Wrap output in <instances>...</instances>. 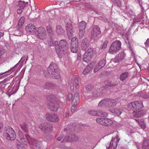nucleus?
<instances>
[{
    "label": "nucleus",
    "mask_w": 149,
    "mask_h": 149,
    "mask_svg": "<svg viewBox=\"0 0 149 149\" xmlns=\"http://www.w3.org/2000/svg\"><path fill=\"white\" fill-rule=\"evenodd\" d=\"M41 131L42 138L47 139L49 135V132L52 129V125L50 123H42L38 125Z\"/></svg>",
    "instance_id": "f257e3e1"
},
{
    "label": "nucleus",
    "mask_w": 149,
    "mask_h": 149,
    "mask_svg": "<svg viewBox=\"0 0 149 149\" xmlns=\"http://www.w3.org/2000/svg\"><path fill=\"white\" fill-rule=\"evenodd\" d=\"M55 47L56 53L58 55L61 52L65 53L68 49V45L65 40H61L59 41V45L58 42L55 41L54 42Z\"/></svg>",
    "instance_id": "f03ea898"
},
{
    "label": "nucleus",
    "mask_w": 149,
    "mask_h": 149,
    "mask_svg": "<svg viewBox=\"0 0 149 149\" xmlns=\"http://www.w3.org/2000/svg\"><path fill=\"white\" fill-rule=\"evenodd\" d=\"M3 135L6 139L12 141L15 139L16 136V133L14 130L10 127L4 128Z\"/></svg>",
    "instance_id": "7ed1b4c3"
},
{
    "label": "nucleus",
    "mask_w": 149,
    "mask_h": 149,
    "mask_svg": "<svg viewBox=\"0 0 149 149\" xmlns=\"http://www.w3.org/2000/svg\"><path fill=\"white\" fill-rule=\"evenodd\" d=\"M58 68L56 64L54 63H51L48 68L47 71L49 75L53 78L57 79L60 77L58 73Z\"/></svg>",
    "instance_id": "20e7f679"
},
{
    "label": "nucleus",
    "mask_w": 149,
    "mask_h": 149,
    "mask_svg": "<svg viewBox=\"0 0 149 149\" xmlns=\"http://www.w3.org/2000/svg\"><path fill=\"white\" fill-rule=\"evenodd\" d=\"M116 105V101L112 99H106L101 100L98 104L100 107H105L107 108L113 107Z\"/></svg>",
    "instance_id": "39448f33"
},
{
    "label": "nucleus",
    "mask_w": 149,
    "mask_h": 149,
    "mask_svg": "<svg viewBox=\"0 0 149 149\" xmlns=\"http://www.w3.org/2000/svg\"><path fill=\"white\" fill-rule=\"evenodd\" d=\"M121 48V43L120 41L117 40L113 42L110 47L109 52L112 54L116 53Z\"/></svg>",
    "instance_id": "423d86ee"
},
{
    "label": "nucleus",
    "mask_w": 149,
    "mask_h": 149,
    "mask_svg": "<svg viewBox=\"0 0 149 149\" xmlns=\"http://www.w3.org/2000/svg\"><path fill=\"white\" fill-rule=\"evenodd\" d=\"M128 107L132 110H137L143 108L144 106L143 102L140 101H138L130 103Z\"/></svg>",
    "instance_id": "0eeeda50"
},
{
    "label": "nucleus",
    "mask_w": 149,
    "mask_h": 149,
    "mask_svg": "<svg viewBox=\"0 0 149 149\" xmlns=\"http://www.w3.org/2000/svg\"><path fill=\"white\" fill-rule=\"evenodd\" d=\"M96 121L98 123L105 126H109L113 123V121L110 119L103 118H98L96 119Z\"/></svg>",
    "instance_id": "6e6552de"
},
{
    "label": "nucleus",
    "mask_w": 149,
    "mask_h": 149,
    "mask_svg": "<svg viewBox=\"0 0 149 149\" xmlns=\"http://www.w3.org/2000/svg\"><path fill=\"white\" fill-rule=\"evenodd\" d=\"M71 51L74 53H76L78 49L79 43L78 41L77 40L76 38H72L71 39Z\"/></svg>",
    "instance_id": "1a4fd4ad"
},
{
    "label": "nucleus",
    "mask_w": 149,
    "mask_h": 149,
    "mask_svg": "<svg viewBox=\"0 0 149 149\" xmlns=\"http://www.w3.org/2000/svg\"><path fill=\"white\" fill-rule=\"evenodd\" d=\"M88 113L92 116L106 117L108 115V113L105 112L101 111H96L91 110L88 111Z\"/></svg>",
    "instance_id": "9d476101"
},
{
    "label": "nucleus",
    "mask_w": 149,
    "mask_h": 149,
    "mask_svg": "<svg viewBox=\"0 0 149 149\" xmlns=\"http://www.w3.org/2000/svg\"><path fill=\"white\" fill-rule=\"evenodd\" d=\"M101 33L100 29L97 25L93 26L91 32V38L95 39Z\"/></svg>",
    "instance_id": "9b49d317"
},
{
    "label": "nucleus",
    "mask_w": 149,
    "mask_h": 149,
    "mask_svg": "<svg viewBox=\"0 0 149 149\" xmlns=\"http://www.w3.org/2000/svg\"><path fill=\"white\" fill-rule=\"evenodd\" d=\"M45 30L42 27H39L36 31L37 37L40 39L44 40L46 38Z\"/></svg>",
    "instance_id": "f8f14e48"
},
{
    "label": "nucleus",
    "mask_w": 149,
    "mask_h": 149,
    "mask_svg": "<svg viewBox=\"0 0 149 149\" xmlns=\"http://www.w3.org/2000/svg\"><path fill=\"white\" fill-rule=\"evenodd\" d=\"M45 117L48 121L52 122H57L59 120L58 115L54 113H48L46 115Z\"/></svg>",
    "instance_id": "ddd939ff"
},
{
    "label": "nucleus",
    "mask_w": 149,
    "mask_h": 149,
    "mask_svg": "<svg viewBox=\"0 0 149 149\" xmlns=\"http://www.w3.org/2000/svg\"><path fill=\"white\" fill-rule=\"evenodd\" d=\"M78 140L77 136L74 134H69L67 135L61 141V142L65 141H76Z\"/></svg>",
    "instance_id": "4468645a"
},
{
    "label": "nucleus",
    "mask_w": 149,
    "mask_h": 149,
    "mask_svg": "<svg viewBox=\"0 0 149 149\" xmlns=\"http://www.w3.org/2000/svg\"><path fill=\"white\" fill-rule=\"evenodd\" d=\"M86 24L84 21H81L79 23V38H81L85 31Z\"/></svg>",
    "instance_id": "2eb2a0df"
},
{
    "label": "nucleus",
    "mask_w": 149,
    "mask_h": 149,
    "mask_svg": "<svg viewBox=\"0 0 149 149\" xmlns=\"http://www.w3.org/2000/svg\"><path fill=\"white\" fill-rule=\"evenodd\" d=\"M28 4V2L25 3L24 1H19L17 5V13L18 14H20L23 11L24 7Z\"/></svg>",
    "instance_id": "dca6fc26"
},
{
    "label": "nucleus",
    "mask_w": 149,
    "mask_h": 149,
    "mask_svg": "<svg viewBox=\"0 0 149 149\" xmlns=\"http://www.w3.org/2000/svg\"><path fill=\"white\" fill-rule=\"evenodd\" d=\"M48 108L52 111H56L59 108L58 104L53 100H50V101L48 103Z\"/></svg>",
    "instance_id": "f3484780"
},
{
    "label": "nucleus",
    "mask_w": 149,
    "mask_h": 149,
    "mask_svg": "<svg viewBox=\"0 0 149 149\" xmlns=\"http://www.w3.org/2000/svg\"><path fill=\"white\" fill-rule=\"evenodd\" d=\"M66 29L68 36L70 40L73 36V31L72 24L70 22H68L66 25Z\"/></svg>",
    "instance_id": "a211bd4d"
},
{
    "label": "nucleus",
    "mask_w": 149,
    "mask_h": 149,
    "mask_svg": "<svg viewBox=\"0 0 149 149\" xmlns=\"http://www.w3.org/2000/svg\"><path fill=\"white\" fill-rule=\"evenodd\" d=\"M78 77L77 76H75L74 78L72 80L70 84V87L71 90H73L74 88V86L77 89L79 88Z\"/></svg>",
    "instance_id": "6ab92c4d"
},
{
    "label": "nucleus",
    "mask_w": 149,
    "mask_h": 149,
    "mask_svg": "<svg viewBox=\"0 0 149 149\" xmlns=\"http://www.w3.org/2000/svg\"><path fill=\"white\" fill-rule=\"evenodd\" d=\"M120 139L118 138L117 135L113 139L110 143L108 149H111L113 148V149H116L117 147V144Z\"/></svg>",
    "instance_id": "aec40b11"
},
{
    "label": "nucleus",
    "mask_w": 149,
    "mask_h": 149,
    "mask_svg": "<svg viewBox=\"0 0 149 149\" xmlns=\"http://www.w3.org/2000/svg\"><path fill=\"white\" fill-rule=\"evenodd\" d=\"M126 54L124 52L119 53L117 56H116L113 59H111V61L117 63L123 60L125 57Z\"/></svg>",
    "instance_id": "412c9836"
},
{
    "label": "nucleus",
    "mask_w": 149,
    "mask_h": 149,
    "mask_svg": "<svg viewBox=\"0 0 149 149\" xmlns=\"http://www.w3.org/2000/svg\"><path fill=\"white\" fill-rule=\"evenodd\" d=\"M36 29L35 26L32 24H28L25 28L26 31L30 33L34 32L36 30Z\"/></svg>",
    "instance_id": "4be33fe9"
},
{
    "label": "nucleus",
    "mask_w": 149,
    "mask_h": 149,
    "mask_svg": "<svg viewBox=\"0 0 149 149\" xmlns=\"http://www.w3.org/2000/svg\"><path fill=\"white\" fill-rule=\"evenodd\" d=\"M133 115L136 118H139L146 114V111L141 110L140 111H134Z\"/></svg>",
    "instance_id": "5701e85b"
},
{
    "label": "nucleus",
    "mask_w": 149,
    "mask_h": 149,
    "mask_svg": "<svg viewBox=\"0 0 149 149\" xmlns=\"http://www.w3.org/2000/svg\"><path fill=\"white\" fill-rule=\"evenodd\" d=\"M93 68V65L91 63H90L88 65L84 70L83 74L86 75L88 73L92 70Z\"/></svg>",
    "instance_id": "b1692460"
},
{
    "label": "nucleus",
    "mask_w": 149,
    "mask_h": 149,
    "mask_svg": "<svg viewBox=\"0 0 149 149\" xmlns=\"http://www.w3.org/2000/svg\"><path fill=\"white\" fill-rule=\"evenodd\" d=\"M129 74L128 72H125L121 73L120 76V79L121 81H123L127 78Z\"/></svg>",
    "instance_id": "393cba45"
},
{
    "label": "nucleus",
    "mask_w": 149,
    "mask_h": 149,
    "mask_svg": "<svg viewBox=\"0 0 149 149\" xmlns=\"http://www.w3.org/2000/svg\"><path fill=\"white\" fill-rule=\"evenodd\" d=\"M142 149H149V140L146 139L143 140L142 144Z\"/></svg>",
    "instance_id": "a878e982"
},
{
    "label": "nucleus",
    "mask_w": 149,
    "mask_h": 149,
    "mask_svg": "<svg viewBox=\"0 0 149 149\" xmlns=\"http://www.w3.org/2000/svg\"><path fill=\"white\" fill-rule=\"evenodd\" d=\"M20 126L22 129L26 133H28L29 126L28 124L23 122L20 124Z\"/></svg>",
    "instance_id": "bb28decb"
},
{
    "label": "nucleus",
    "mask_w": 149,
    "mask_h": 149,
    "mask_svg": "<svg viewBox=\"0 0 149 149\" xmlns=\"http://www.w3.org/2000/svg\"><path fill=\"white\" fill-rule=\"evenodd\" d=\"M56 32L58 35H61L64 33V29L62 28L61 26L58 25L56 27Z\"/></svg>",
    "instance_id": "cd10ccee"
},
{
    "label": "nucleus",
    "mask_w": 149,
    "mask_h": 149,
    "mask_svg": "<svg viewBox=\"0 0 149 149\" xmlns=\"http://www.w3.org/2000/svg\"><path fill=\"white\" fill-rule=\"evenodd\" d=\"M91 55H89L87 52H85L84 55V61L86 62H88L91 59Z\"/></svg>",
    "instance_id": "c85d7f7f"
},
{
    "label": "nucleus",
    "mask_w": 149,
    "mask_h": 149,
    "mask_svg": "<svg viewBox=\"0 0 149 149\" xmlns=\"http://www.w3.org/2000/svg\"><path fill=\"white\" fill-rule=\"evenodd\" d=\"M106 90L105 88L103 87L100 88L99 89H98L96 92L98 93V94H96V95H101L102 94H103L105 93L106 92Z\"/></svg>",
    "instance_id": "c756f323"
},
{
    "label": "nucleus",
    "mask_w": 149,
    "mask_h": 149,
    "mask_svg": "<svg viewBox=\"0 0 149 149\" xmlns=\"http://www.w3.org/2000/svg\"><path fill=\"white\" fill-rule=\"evenodd\" d=\"M24 17H22L20 18L18 23V26H17V29H18V28H19L22 26L23 24L24 23Z\"/></svg>",
    "instance_id": "7c9ffc66"
},
{
    "label": "nucleus",
    "mask_w": 149,
    "mask_h": 149,
    "mask_svg": "<svg viewBox=\"0 0 149 149\" xmlns=\"http://www.w3.org/2000/svg\"><path fill=\"white\" fill-rule=\"evenodd\" d=\"M47 30L50 36H53V32L52 30V27L50 25H48L47 26Z\"/></svg>",
    "instance_id": "2f4dec72"
},
{
    "label": "nucleus",
    "mask_w": 149,
    "mask_h": 149,
    "mask_svg": "<svg viewBox=\"0 0 149 149\" xmlns=\"http://www.w3.org/2000/svg\"><path fill=\"white\" fill-rule=\"evenodd\" d=\"M105 63L106 61L104 59H103L100 61L97 65H98V66H99L100 68H102L104 66Z\"/></svg>",
    "instance_id": "473e14b6"
},
{
    "label": "nucleus",
    "mask_w": 149,
    "mask_h": 149,
    "mask_svg": "<svg viewBox=\"0 0 149 149\" xmlns=\"http://www.w3.org/2000/svg\"><path fill=\"white\" fill-rule=\"evenodd\" d=\"M78 95L79 94L77 93L75 94L74 98L72 102V104H73V103H75V102L77 104V102H78L79 99Z\"/></svg>",
    "instance_id": "72a5a7b5"
},
{
    "label": "nucleus",
    "mask_w": 149,
    "mask_h": 149,
    "mask_svg": "<svg viewBox=\"0 0 149 149\" xmlns=\"http://www.w3.org/2000/svg\"><path fill=\"white\" fill-rule=\"evenodd\" d=\"M89 47V44H81V49L84 51H86L88 49Z\"/></svg>",
    "instance_id": "f704fd0d"
},
{
    "label": "nucleus",
    "mask_w": 149,
    "mask_h": 149,
    "mask_svg": "<svg viewBox=\"0 0 149 149\" xmlns=\"http://www.w3.org/2000/svg\"><path fill=\"white\" fill-rule=\"evenodd\" d=\"M53 84L51 82H47L44 85V87L45 88H52Z\"/></svg>",
    "instance_id": "c9c22d12"
},
{
    "label": "nucleus",
    "mask_w": 149,
    "mask_h": 149,
    "mask_svg": "<svg viewBox=\"0 0 149 149\" xmlns=\"http://www.w3.org/2000/svg\"><path fill=\"white\" fill-rule=\"evenodd\" d=\"M133 23H142L143 24V19L141 21V20H140L139 18L138 17L135 18L134 19Z\"/></svg>",
    "instance_id": "e433bc0d"
},
{
    "label": "nucleus",
    "mask_w": 149,
    "mask_h": 149,
    "mask_svg": "<svg viewBox=\"0 0 149 149\" xmlns=\"http://www.w3.org/2000/svg\"><path fill=\"white\" fill-rule=\"evenodd\" d=\"M18 135L20 138V139L23 140L25 139L22 133V132L21 130H18Z\"/></svg>",
    "instance_id": "4c0bfd02"
},
{
    "label": "nucleus",
    "mask_w": 149,
    "mask_h": 149,
    "mask_svg": "<svg viewBox=\"0 0 149 149\" xmlns=\"http://www.w3.org/2000/svg\"><path fill=\"white\" fill-rule=\"evenodd\" d=\"M48 45L50 46H53L54 45L53 40L52 37H51L49 40Z\"/></svg>",
    "instance_id": "58836bf2"
},
{
    "label": "nucleus",
    "mask_w": 149,
    "mask_h": 149,
    "mask_svg": "<svg viewBox=\"0 0 149 149\" xmlns=\"http://www.w3.org/2000/svg\"><path fill=\"white\" fill-rule=\"evenodd\" d=\"M4 49L3 48H2L0 47V61H1V56L2 55L4 54Z\"/></svg>",
    "instance_id": "ea45409f"
},
{
    "label": "nucleus",
    "mask_w": 149,
    "mask_h": 149,
    "mask_svg": "<svg viewBox=\"0 0 149 149\" xmlns=\"http://www.w3.org/2000/svg\"><path fill=\"white\" fill-rule=\"evenodd\" d=\"M108 43V41L107 40L105 41L103 44V45L102 46V49H105L106 47H107V45Z\"/></svg>",
    "instance_id": "a19ab883"
},
{
    "label": "nucleus",
    "mask_w": 149,
    "mask_h": 149,
    "mask_svg": "<svg viewBox=\"0 0 149 149\" xmlns=\"http://www.w3.org/2000/svg\"><path fill=\"white\" fill-rule=\"evenodd\" d=\"M89 44L88 40L86 38L83 39L81 41V44Z\"/></svg>",
    "instance_id": "79ce46f5"
},
{
    "label": "nucleus",
    "mask_w": 149,
    "mask_h": 149,
    "mask_svg": "<svg viewBox=\"0 0 149 149\" xmlns=\"http://www.w3.org/2000/svg\"><path fill=\"white\" fill-rule=\"evenodd\" d=\"M87 52H87V54L89 55L91 54L92 56L93 54V49L92 48H91L90 49H87Z\"/></svg>",
    "instance_id": "37998d69"
},
{
    "label": "nucleus",
    "mask_w": 149,
    "mask_h": 149,
    "mask_svg": "<svg viewBox=\"0 0 149 149\" xmlns=\"http://www.w3.org/2000/svg\"><path fill=\"white\" fill-rule=\"evenodd\" d=\"M116 5L118 7H120L121 6V3L120 0H116Z\"/></svg>",
    "instance_id": "c03bdc74"
},
{
    "label": "nucleus",
    "mask_w": 149,
    "mask_h": 149,
    "mask_svg": "<svg viewBox=\"0 0 149 149\" xmlns=\"http://www.w3.org/2000/svg\"><path fill=\"white\" fill-rule=\"evenodd\" d=\"M140 126L142 129H145L146 127V125L143 122H141L139 124Z\"/></svg>",
    "instance_id": "a18cd8bd"
},
{
    "label": "nucleus",
    "mask_w": 149,
    "mask_h": 149,
    "mask_svg": "<svg viewBox=\"0 0 149 149\" xmlns=\"http://www.w3.org/2000/svg\"><path fill=\"white\" fill-rule=\"evenodd\" d=\"M26 58V61H27V60L28 59V56H27L26 57H25L24 56H22L21 58V60L19 61V62H21L22 63H23V62L25 60V58Z\"/></svg>",
    "instance_id": "49530a36"
},
{
    "label": "nucleus",
    "mask_w": 149,
    "mask_h": 149,
    "mask_svg": "<svg viewBox=\"0 0 149 149\" xmlns=\"http://www.w3.org/2000/svg\"><path fill=\"white\" fill-rule=\"evenodd\" d=\"M142 97L144 98L148 99L149 98V93H145L142 95Z\"/></svg>",
    "instance_id": "de8ad7c7"
},
{
    "label": "nucleus",
    "mask_w": 149,
    "mask_h": 149,
    "mask_svg": "<svg viewBox=\"0 0 149 149\" xmlns=\"http://www.w3.org/2000/svg\"><path fill=\"white\" fill-rule=\"evenodd\" d=\"M93 87V86L91 85H88L86 86L85 88L87 91H89L92 89Z\"/></svg>",
    "instance_id": "09e8293b"
},
{
    "label": "nucleus",
    "mask_w": 149,
    "mask_h": 149,
    "mask_svg": "<svg viewBox=\"0 0 149 149\" xmlns=\"http://www.w3.org/2000/svg\"><path fill=\"white\" fill-rule=\"evenodd\" d=\"M100 67L99 66H98V65H97L95 67L94 72H97L98 70H99L100 69Z\"/></svg>",
    "instance_id": "8fccbe9b"
},
{
    "label": "nucleus",
    "mask_w": 149,
    "mask_h": 149,
    "mask_svg": "<svg viewBox=\"0 0 149 149\" xmlns=\"http://www.w3.org/2000/svg\"><path fill=\"white\" fill-rule=\"evenodd\" d=\"M73 97V95L72 93H69L68 95V99L69 101H71Z\"/></svg>",
    "instance_id": "3c124183"
},
{
    "label": "nucleus",
    "mask_w": 149,
    "mask_h": 149,
    "mask_svg": "<svg viewBox=\"0 0 149 149\" xmlns=\"http://www.w3.org/2000/svg\"><path fill=\"white\" fill-rule=\"evenodd\" d=\"M25 136L26 138L28 141H29L31 139V137L28 134V133H26V134L25 135Z\"/></svg>",
    "instance_id": "603ef678"
},
{
    "label": "nucleus",
    "mask_w": 149,
    "mask_h": 149,
    "mask_svg": "<svg viewBox=\"0 0 149 149\" xmlns=\"http://www.w3.org/2000/svg\"><path fill=\"white\" fill-rule=\"evenodd\" d=\"M121 113V111L120 110H116L115 114L117 116L120 115Z\"/></svg>",
    "instance_id": "864d4df0"
},
{
    "label": "nucleus",
    "mask_w": 149,
    "mask_h": 149,
    "mask_svg": "<svg viewBox=\"0 0 149 149\" xmlns=\"http://www.w3.org/2000/svg\"><path fill=\"white\" fill-rule=\"evenodd\" d=\"M95 91L93 92V96L94 97H97L98 96H100V95H96V94H98V92H96V91Z\"/></svg>",
    "instance_id": "5fc2aeb1"
},
{
    "label": "nucleus",
    "mask_w": 149,
    "mask_h": 149,
    "mask_svg": "<svg viewBox=\"0 0 149 149\" xmlns=\"http://www.w3.org/2000/svg\"><path fill=\"white\" fill-rule=\"evenodd\" d=\"M144 44L147 47L149 46V38L147 39L146 41L145 42Z\"/></svg>",
    "instance_id": "6e6d98bb"
},
{
    "label": "nucleus",
    "mask_w": 149,
    "mask_h": 149,
    "mask_svg": "<svg viewBox=\"0 0 149 149\" xmlns=\"http://www.w3.org/2000/svg\"><path fill=\"white\" fill-rule=\"evenodd\" d=\"M106 85L109 86H116V84H111V83H109L108 84H107Z\"/></svg>",
    "instance_id": "4d7b16f0"
},
{
    "label": "nucleus",
    "mask_w": 149,
    "mask_h": 149,
    "mask_svg": "<svg viewBox=\"0 0 149 149\" xmlns=\"http://www.w3.org/2000/svg\"><path fill=\"white\" fill-rule=\"evenodd\" d=\"M63 135H60L59 136L57 139V140L58 141H61V140H62V138H63Z\"/></svg>",
    "instance_id": "13d9d810"
},
{
    "label": "nucleus",
    "mask_w": 149,
    "mask_h": 149,
    "mask_svg": "<svg viewBox=\"0 0 149 149\" xmlns=\"http://www.w3.org/2000/svg\"><path fill=\"white\" fill-rule=\"evenodd\" d=\"M124 39L125 40V42L126 44L127 45H128L129 44V42L128 38H124Z\"/></svg>",
    "instance_id": "bf43d9fd"
},
{
    "label": "nucleus",
    "mask_w": 149,
    "mask_h": 149,
    "mask_svg": "<svg viewBox=\"0 0 149 149\" xmlns=\"http://www.w3.org/2000/svg\"><path fill=\"white\" fill-rule=\"evenodd\" d=\"M77 104L73 105L72 107V108L74 109L75 110L77 108Z\"/></svg>",
    "instance_id": "052dcab7"
},
{
    "label": "nucleus",
    "mask_w": 149,
    "mask_h": 149,
    "mask_svg": "<svg viewBox=\"0 0 149 149\" xmlns=\"http://www.w3.org/2000/svg\"><path fill=\"white\" fill-rule=\"evenodd\" d=\"M3 128V125L2 123L0 122V132H1L2 131V129Z\"/></svg>",
    "instance_id": "680f3d73"
},
{
    "label": "nucleus",
    "mask_w": 149,
    "mask_h": 149,
    "mask_svg": "<svg viewBox=\"0 0 149 149\" xmlns=\"http://www.w3.org/2000/svg\"><path fill=\"white\" fill-rule=\"evenodd\" d=\"M16 143L17 144V145L18 146H19L20 145H21V143L17 139L16 140Z\"/></svg>",
    "instance_id": "e2e57ef3"
},
{
    "label": "nucleus",
    "mask_w": 149,
    "mask_h": 149,
    "mask_svg": "<svg viewBox=\"0 0 149 149\" xmlns=\"http://www.w3.org/2000/svg\"><path fill=\"white\" fill-rule=\"evenodd\" d=\"M4 34V32H0V38L1 37L3 36Z\"/></svg>",
    "instance_id": "0e129e2a"
},
{
    "label": "nucleus",
    "mask_w": 149,
    "mask_h": 149,
    "mask_svg": "<svg viewBox=\"0 0 149 149\" xmlns=\"http://www.w3.org/2000/svg\"><path fill=\"white\" fill-rule=\"evenodd\" d=\"M16 147L18 149H20V148H21L22 147V146H21V145H20L19 146H18L17 145Z\"/></svg>",
    "instance_id": "69168bd1"
},
{
    "label": "nucleus",
    "mask_w": 149,
    "mask_h": 149,
    "mask_svg": "<svg viewBox=\"0 0 149 149\" xmlns=\"http://www.w3.org/2000/svg\"><path fill=\"white\" fill-rule=\"evenodd\" d=\"M69 116L68 113H66L65 114V117L67 118Z\"/></svg>",
    "instance_id": "338daca9"
},
{
    "label": "nucleus",
    "mask_w": 149,
    "mask_h": 149,
    "mask_svg": "<svg viewBox=\"0 0 149 149\" xmlns=\"http://www.w3.org/2000/svg\"><path fill=\"white\" fill-rule=\"evenodd\" d=\"M111 112L113 113H114L115 114L116 110H111Z\"/></svg>",
    "instance_id": "774afa93"
}]
</instances>
